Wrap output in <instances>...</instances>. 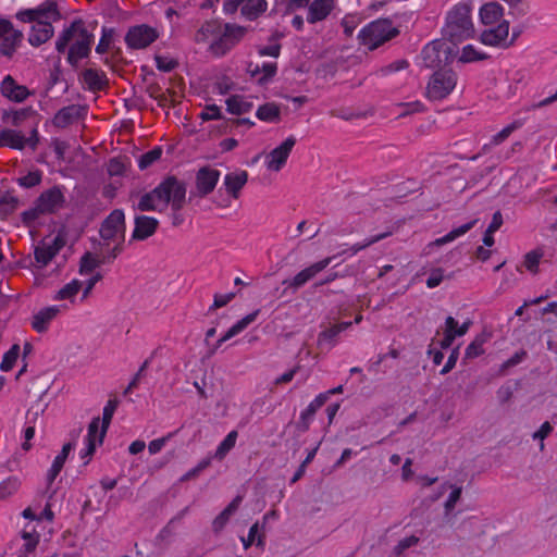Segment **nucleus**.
Returning <instances> with one entry per match:
<instances>
[{
  "instance_id": "nucleus-45",
  "label": "nucleus",
  "mask_w": 557,
  "mask_h": 557,
  "mask_svg": "<svg viewBox=\"0 0 557 557\" xmlns=\"http://www.w3.org/2000/svg\"><path fill=\"white\" fill-rule=\"evenodd\" d=\"M238 433L237 431H231L226 437L218 446L214 458L218 460L224 459L228 451L235 446Z\"/></svg>"
},
{
  "instance_id": "nucleus-55",
  "label": "nucleus",
  "mask_w": 557,
  "mask_h": 557,
  "mask_svg": "<svg viewBox=\"0 0 557 557\" xmlns=\"http://www.w3.org/2000/svg\"><path fill=\"white\" fill-rule=\"evenodd\" d=\"M33 113L32 109L25 108L17 111H12L10 113H5L4 116H8L12 125L18 126L21 123L27 119Z\"/></svg>"
},
{
  "instance_id": "nucleus-17",
  "label": "nucleus",
  "mask_w": 557,
  "mask_h": 557,
  "mask_svg": "<svg viewBox=\"0 0 557 557\" xmlns=\"http://www.w3.org/2000/svg\"><path fill=\"white\" fill-rule=\"evenodd\" d=\"M52 20L41 18L32 27L28 41L32 46L38 47L47 42L53 36Z\"/></svg>"
},
{
  "instance_id": "nucleus-41",
  "label": "nucleus",
  "mask_w": 557,
  "mask_h": 557,
  "mask_svg": "<svg viewBox=\"0 0 557 557\" xmlns=\"http://www.w3.org/2000/svg\"><path fill=\"white\" fill-rule=\"evenodd\" d=\"M336 9L335 0H315V24L325 20Z\"/></svg>"
},
{
  "instance_id": "nucleus-32",
  "label": "nucleus",
  "mask_w": 557,
  "mask_h": 557,
  "mask_svg": "<svg viewBox=\"0 0 557 557\" xmlns=\"http://www.w3.org/2000/svg\"><path fill=\"white\" fill-rule=\"evenodd\" d=\"M456 332H458V321L449 315L445 320L444 337L438 342L442 349L449 348L455 338L459 337Z\"/></svg>"
},
{
  "instance_id": "nucleus-21",
  "label": "nucleus",
  "mask_w": 557,
  "mask_h": 557,
  "mask_svg": "<svg viewBox=\"0 0 557 557\" xmlns=\"http://www.w3.org/2000/svg\"><path fill=\"white\" fill-rule=\"evenodd\" d=\"M99 426H100V418L95 417L88 425V433H87V438H86L87 447H86L84 454L82 455V458H87V460L85 461V465H87L89 462L91 456L94 455V453L96 450V446L100 445L98 442L99 433H100Z\"/></svg>"
},
{
  "instance_id": "nucleus-12",
  "label": "nucleus",
  "mask_w": 557,
  "mask_h": 557,
  "mask_svg": "<svg viewBox=\"0 0 557 557\" xmlns=\"http://www.w3.org/2000/svg\"><path fill=\"white\" fill-rule=\"evenodd\" d=\"M293 136L286 138L278 147L274 148L265 156V165L270 171L278 172L286 163L287 158L295 146Z\"/></svg>"
},
{
  "instance_id": "nucleus-52",
  "label": "nucleus",
  "mask_w": 557,
  "mask_h": 557,
  "mask_svg": "<svg viewBox=\"0 0 557 557\" xmlns=\"http://www.w3.org/2000/svg\"><path fill=\"white\" fill-rule=\"evenodd\" d=\"M113 36H114L113 28L103 27L102 36L99 40V44L96 47V52L100 53V54L106 53L108 51V49L110 48V45L113 40Z\"/></svg>"
},
{
  "instance_id": "nucleus-48",
  "label": "nucleus",
  "mask_w": 557,
  "mask_h": 557,
  "mask_svg": "<svg viewBox=\"0 0 557 557\" xmlns=\"http://www.w3.org/2000/svg\"><path fill=\"white\" fill-rule=\"evenodd\" d=\"M234 46L231 41L223 35H221L216 40H214L210 47V52L215 57H222L226 52H228Z\"/></svg>"
},
{
  "instance_id": "nucleus-54",
  "label": "nucleus",
  "mask_w": 557,
  "mask_h": 557,
  "mask_svg": "<svg viewBox=\"0 0 557 557\" xmlns=\"http://www.w3.org/2000/svg\"><path fill=\"white\" fill-rule=\"evenodd\" d=\"M41 182L40 171L29 172L25 176L18 178V184L23 187L30 188L37 186Z\"/></svg>"
},
{
  "instance_id": "nucleus-56",
  "label": "nucleus",
  "mask_w": 557,
  "mask_h": 557,
  "mask_svg": "<svg viewBox=\"0 0 557 557\" xmlns=\"http://www.w3.org/2000/svg\"><path fill=\"white\" fill-rule=\"evenodd\" d=\"M41 214H45L39 205L35 202V206L22 213V220L26 225L33 224Z\"/></svg>"
},
{
  "instance_id": "nucleus-22",
  "label": "nucleus",
  "mask_w": 557,
  "mask_h": 557,
  "mask_svg": "<svg viewBox=\"0 0 557 557\" xmlns=\"http://www.w3.org/2000/svg\"><path fill=\"white\" fill-rule=\"evenodd\" d=\"M260 310H255L253 312L247 314L239 321H237L218 342L215 345V349L219 348L222 343L231 339L236 336L240 332H243L249 324H251L258 317Z\"/></svg>"
},
{
  "instance_id": "nucleus-28",
  "label": "nucleus",
  "mask_w": 557,
  "mask_h": 557,
  "mask_svg": "<svg viewBox=\"0 0 557 557\" xmlns=\"http://www.w3.org/2000/svg\"><path fill=\"white\" fill-rule=\"evenodd\" d=\"M23 39V33L16 29H13L8 35L2 38L0 45V53L5 57H12L15 52L16 48L20 46Z\"/></svg>"
},
{
  "instance_id": "nucleus-31",
  "label": "nucleus",
  "mask_w": 557,
  "mask_h": 557,
  "mask_svg": "<svg viewBox=\"0 0 557 557\" xmlns=\"http://www.w3.org/2000/svg\"><path fill=\"white\" fill-rule=\"evenodd\" d=\"M476 222H478V220L474 219V220H471L468 223H465V224L460 225L459 227L453 228L450 232H448L443 237H440V238L435 239L433 245H435V246H443L445 244L454 242L458 237L465 235L470 230H472L474 227V225L476 224Z\"/></svg>"
},
{
  "instance_id": "nucleus-3",
  "label": "nucleus",
  "mask_w": 557,
  "mask_h": 557,
  "mask_svg": "<svg viewBox=\"0 0 557 557\" xmlns=\"http://www.w3.org/2000/svg\"><path fill=\"white\" fill-rule=\"evenodd\" d=\"M471 2L460 1L446 15L444 35L451 41L458 42L472 37L474 27L471 21Z\"/></svg>"
},
{
  "instance_id": "nucleus-10",
  "label": "nucleus",
  "mask_w": 557,
  "mask_h": 557,
  "mask_svg": "<svg viewBox=\"0 0 557 557\" xmlns=\"http://www.w3.org/2000/svg\"><path fill=\"white\" fill-rule=\"evenodd\" d=\"M509 22L502 21L495 26L483 30L480 35V41L485 46L507 49L512 46V41L508 40Z\"/></svg>"
},
{
  "instance_id": "nucleus-64",
  "label": "nucleus",
  "mask_w": 557,
  "mask_h": 557,
  "mask_svg": "<svg viewBox=\"0 0 557 557\" xmlns=\"http://www.w3.org/2000/svg\"><path fill=\"white\" fill-rule=\"evenodd\" d=\"M156 65L162 72H171L176 67L177 62L165 57H156Z\"/></svg>"
},
{
  "instance_id": "nucleus-30",
  "label": "nucleus",
  "mask_w": 557,
  "mask_h": 557,
  "mask_svg": "<svg viewBox=\"0 0 557 557\" xmlns=\"http://www.w3.org/2000/svg\"><path fill=\"white\" fill-rule=\"evenodd\" d=\"M117 406H119V400L116 398H113V399H109V401L107 403V405L103 408L101 429H100L99 438H98L99 444L103 443V438L107 434V431L110 426L111 420L113 418V414H114Z\"/></svg>"
},
{
  "instance_id": "nucleus-26",
  "label": "nucleus",
  "mask_w": 557,
  "mask_h": 557,
  "mask_svg": "<svg viewBox=\"0 0 557 557\" xmlns=\"http://www.w3.org/2000/svg\"><path fill=\"white\" fill-rule=\"evenodd\" d=\"M276 71L277 64L275 62L263 63L261 66L259 64H253L252 62H250L247 66V72L252 77H257L259 74H262V76L258 78V82L260 84H263L270 78H272L276 74Z\"/></svg>"
},
{
  "instance_id": "nucleus-2",
  "label": "nucleus",
  "mask_w": 557,
  "mask_h": 557,
  "mask_svg": "<svg viewBox=\"0 0 557 557\" xmlns=\"http://www.w3.org/2000/svg\"><path fill=\"white\" fill-rule=\"evenodd\" d=\"M92 41L94 35L87 30L84 21L78 18L61 33L55 42V49L63 53L72 42L66 59L71 65L76 66L81 59L89 55Z\"/></svg>"
},
{
  "instance_id": "nucleus-19",
  "label": "nucleus",
  "mask_w": 557,
  "mask_h": 557,
  "mask_svg": "<svg viewBox=\"0 0 557 557\" xmlns=\"http://www.w3.org/2000/svg\"><path fill=\"white\" fill-rule=\"evenodd\" d=\"M60 308L51 306L39 310L34 314L32 320L33 329L38 333H44L48 330L49 323L58 315Z\"/></svg>"
},
{
  "instance_id": "nucleus-16",
  "label": "nucleus",
  "mask_w": 557,
  "mask_h": 557,
  "mask_svg": "<svg viewBox=\"0 0 557 557\" xmlns=\"http://www.w3.org/2000/svg\"><path fill=\"white\" fill-rule=\"evenodd\" d=\"M1 94L15 102H22L29 96V90L24 85H18L16 81L7 75L1 83Z\"/></svg>"
},
{
  "instance_id": "nucleus-42",
  "label": "nucleus",
  "mask_w": 557,
  "mask_h": 557,
  "mask_svg": "<svg viewBox=\"0 0 557 557\" xmlns=\"http://www.w3.org/2000/svg\"><path fill=\"white\" fill-rule=\"evenodd\" d=\"M524 124L523 120H515L512 123L505 126L500 132L495 134L492 139L491 144L494 146H498L502 143H504L515 131L521 128Z\"/></svg>"
},
{
  "instance_id": "nucleus-51",
  "label": "nucleus",
  "mask_w": 557,
  "mask_h": 557,
  "mask_svg": "<svg viewBox=\"0 0 557 557\" xmlns=\"http://www.w3.org/2000/svg\"><path fill=\"white\" fill-rule=\"evenodd\" d=\"M161 154H162L161 148H159V147L153 148L152 150L140 156L139 161H138V166L141 170L149 168L153 162H156L157 160L160 159Z\"/></svg>"
},
{
  "instance_id": "nucleus-5",
  "label": "nucleus",
  "mask_w": 557,
  "mask_h": 557,
  "mask_svg": "<svg viewBox=\"0 0 557 557\" xmlns=\"http://www.w3.org/2000/svg\"><path fill=\"white\" fill-rule=\"evenodd\" d=\"M457 74L451 69H440L430 77L425 96L432 101H440L447 98L455 89Z\"/></svg>"
},
{
  "instance_id": "nucleus-14",
  "label": "nucleus",
  "mask_w": 557,
  "mask_h": 557,
  "mask_svg": "<svg viewBox=\"0 0 557 557\" xmlns=\"http://www.w3.org/2000/svg\"><path fill=\"white\" fill-rule=\"evenodd\" d=\"M85 107L79 104H70L60 109L53 116L52 123L58 128H65L69 125L77 122L86 114Z\"/></svg>"
},
{
  "instance_id": "nucleus-60",
  "label": "nucleus",
  "mask_w": 557,
  "mask_h": 557,
  "mask_svg": "<svg viewBox=\"0 0 557 557\" xmlns=\"http://www.w3.org/2000/svg\"><path fill=\"white\" fill-rule=\"evenodd\" d=\"M541 257H542V253H540L537 251L533 250V251L528 252L524 257L525 268L531 272L536 271Z\"/></svg>"
},
{
  "instance_id": "nucleus-46",
  "label": "nucleus",
  "mask_w": 557,
  "mask_h": 557,
  "mask_svg": "<svg viewBox=\"0 0 557 557\" xmlns=\"http://www.w3.org/2000/svg\"><path fill=\"white\" fill-rule=\"evenodd\" d=\"M487 59V54L478 50L473 45H467L462 48L459 61L470 63Z\"/></svg>"
},
{
  "instance_id": "nucleus-58",
  "label": "nucleus",
  "mask_w": 557,
  "mask_h": 557,
  "mask_svg": "<svg viewBox=\"0 0 557 557\" xmlns=\"http://www.w3.org/2000/svg\"><path fill=\"white\" fill-rule=\"evenodd\" d=\"M17 200L12 196H3L0 198V214L8 215L16 208Z\"/></svg>"
},
{
  "instance_id": "nucleus-57",
  "label": "nucleus",
  "mask_w": 557,
  "mask_h": 557,
  "mask_svg": "<svg viewBox=\"0 0 557 557\" xmlns=\"http://www.w3.org/2000/svg\"><path fill=\"white\" fill-rule=\"evenodd\" d=\"M149 363H150L149 359H146L143 362V364L140 366V368L138 369V371L136 372V374L134 375L132 381L128 383L127 387L125 388L124 394L131 393L134 388H136L138 386L139 381L145 375V371L148 368Z\"/></svg>"
},
{
  "instance_id": "nucleus-6",
  "label": "nucleus",
  "mask_w": 557,
  "mask_h": 557,
  "mask_svg": "<svg viewBox=\"0 0 557 557\" xmlns=\"http://www.w3.org/2000/svg\"><path fill=\"white\" fill-rule=\"evenodd\" d=\"M351 324L350 321L322 323V331L318 336L317 347L322 352L330 351L339 342L341 333L350 327Z\"/></svg>"
},
{
  "instance_id": "nucleus-63",
  "label": "nucleus",
  "mask_w": 557,
  "mask_h": 557,
  "mask_svg": "<svg viewBox=\"0 0 557 557\" xmlns=\"http://www.w3.org/2000/svg\"><path fill=\"white\" fill-rule=\"evenodd\" d=\"M200 117L203 121L219 120L222 117L221 110L218 106H207L206 109L200 113Z\"/></svg>"
},
{
  "instance_id": "nucleus-11",
  "label": "nucleus",
  "mask_w": 557,
  "mask_h": 557,
  "mask_svg": "<svg viewBox=\"0 0 557 557\" xmlns=\"http://www.w3.org/2000/svg\"><path fill=\"white\" fill-rule=\"evenodd\" d=\"M17 18L22 22H38L41 18L58 21L60 13L57 2L48 0L36 9H28L17 13Z\"/></svg>"
},
{
  "instance_id": "nucleus-25",
  "label": "nucleus",
  "mask_w": 557,
  "mask_h": 557,
  "mask_svg": "<svg viewBox=\"0 0 557 557\" xmlns=\"http://www.w3.org/2000/svg\"><path fill=\"white\" fill-rule=\"evenodd\" d=\"M243 500L242 496H236L225 508L224 510L215 517L212 522V530L215 533H219L230 520V517L238 509L240 503Z\"/></svg>"
},
{
  "instance_id": "nucleus-34",
  "label": "nucleus",
  "mask_w": 557,
  "mask_h": 557,
  "mask_svg": "<svg viewBox=\"0 0 557 557\" xmlns=\"http://www.w3.org/2000/svg\"><path fill=\"white\" fill-rule=\"evenodd\" d=\"M107 263L106 257H98L91 252H85L81 258L79 273L82 275L90 274L96 268Z\"/></svg>"
},
{
  "instance_id": "nucleus-36",
  "label": "nucleus",
  "mask_w": 557,
  "mask_h": 557,
  "mask_svg": "<svg viewBox=\"0 0 557 557\" xmlns=\"http://www.w3.org/2000/svg\"><path fill=\"white\" fill-rule=\"evenodd\" d=\"M60 246L55 245H41L36 247L34 251L35 260L42 267L47 265L52 258L58 253Z\"/></svg>"
},
{
  "instance_id": "nucleus-49",
  "label": "nucleus",
  "mask_w": 557,
  "mask_h": 557,
  "mask_svg": "<svg viewBox=\"0 0 557 557\" xmlns=\"http://www.w3.org/2000/svg\"><path fill=\"white\" fill-rule=\"evenodd\" d=\"M20 354V345L14 344L3 356L0 369L4 372L10 371L16 362Z\"/></svg>"
},
{
  "instance_id": "nucleus-7",
  "label": "nucleus",
  "mask_w": 557,
  "mask_h": 557,
  "mask_svg": "<svg viewBox=\"0 0 557 557\" xmlns=\"http://www.w3.org/2000/svg\"><path fill=\"white\" fill-rule=\"evenodd\" d=\"M100 236L103 240H113L116 237L124 239L125 235V214L123 210H113L101 223Z\"/></svg>"
},
{
  "instance_id": "nucleus-24",
  "label": "nucleus",
  "mask_w": 557,
  "mask_h": 557,
  "mask_svg": "<svg viewBox=\"0 0 557 557\" xmlns=\"http://www.w3.org/2000/svg\"><path fill=\"white\" fill-rule=\"evenodd\" d=\"M83 79L88 89L92 91L102 90L108 86L106 74L94 69H86L83 72Z\"/></svg>"
},
{
  "instance_id": "nucleus-27",
  "label": "nucleus",
  "mask_w": 557,
  "mask_h": 557,
  "mask_svg": "<svg viewBox=\"0 0 557 557\" xmlns=\"http://www.w3.org/2000/svg\"><path fill=\"white\" fill-rule=\"evenodd\" d=\"M268 9V2L265 0H244L240 9L242 15L249 21L258 18Z\"/></svg>"
},
{
  "instance_id": "nucleus-33",
  "label": "nucleus",
  "mask_w": 557,
  "mask_h": 557,
  "mask_svg": "<svg viewBox=\"0 0 557 557\" xmlns=\"http://www.w3.org/2000/svg\"><path fill=\"white\" fill-rule=\"evenodd\" d=\"M226 107L230 113L240 115L252 109V102L246 100L243 96L235 95L226 100Z\"/></svg>"
},
{
  "instance_id": "nucleus-35",
  "label": "nucleus",
  "mask_w": 557,
  "mask_h": 557,
  "mask_svg": "<svg viewBox=\"0 0 557 557\" xmlns=\"http://www.w3.org/2000/svg\"><path fill=\"white\" fill-rule=\"evenodd\" d=\"M306 10V20L313 24V3L311 0H287L286 13H295L299 10Z\"/></svg>"
},
{
  "instance_id": "nucleus-44",
  "label": "nucleus",
  "mask_w": 557,
  "mask_h": 557,
  "mask_svg": "<svg viewBox=\"0 0 557 557\" xmlns=\"http://www.w3.org/2000/svg\"><path fill=\"white\" fill-rule=\"evenodd\" d=\"M311 278H313V265H309L297 273L294 277L285 280L284 284H288V287L297 289L304 286Z\"/></svg>"
},
{
  "instance_id": "nucleus-39",
  "label": "nucleus",
  "mask_w": 557,
  "mask_h": 557,
  "mask_svg": "<svg viewBox=\"0 0 557 557\" xmlns=\"http://www.w3.org/2000/svg\"><path fill=\"white\" fill-rule=\"evenodd\" d=\"M280 108L275 103L268 102L262 104L257 110V117L265 122H275L280 119Z\"/></svg>"
},
{
  "instance_id": "nucleus-37",
  "label": "nucleus",
  "mask_w": 557,
  "mask_h": 557,
  "mask_svg": "<svg viewBox=\"0 0 557 557\" xmlns=\"http://www.w3.org/2000/svg\"><path fill=\"white\" fill-rule=\"evenodd\" d=\"M490 335L480 334L467 346L465 358L473 359L484 354V344L488 341Z\"/></svg>"
},
{
  "instance_id": "nucleus-15",
  "label": "nucleus",
  "mask_w": 557,
  "mask_h": 557,
  "mask_svg": "<svg viewBox=\"0 0 557 557\" xmlns=\"http://www.w3.org/2000/svg\"><path fill=\"white\" fill-rule=\"evenodd\" d=\"M36 202L39 205V208L42 209L44 213H53L63 206L64 196L61 189L55 186L44 191Z\"/></svg>"
},
{
  "instance_id": "nucleus-40",
  "label": "nucleus",
  "mask_w": 557,
  "mask_h": 557,
  "mask_svg": "<svg viewBox=\"0 0 557 557\" xmlns=\"http://www.w3.org/2000/svg\"><path fill=\"white\" fill-rule=\"evenodd\" d=\"M391 234H392L391 232H385V233H381V234L371 236V237L364 239L362 243H357V244L352 245L351 247H349L347 250H344L339 255L348 253L349 256H355L359 251H361V250L366 249L367 247H369V246H371V245H373V244H375V243L386 238Z\"/></svg>"
},
{
  "instance_id": "nucleus-59",
  "label": "nucleus",
  "mask_w": 557,
  "mask_h": 557,
  "mask_svg": "<svg viewBox=\"0 0 557 557\" xmlns=\"http://www.w3.org/2000/svg\"><path fill=\"white\" fill-rule=\"evenodd\" d=\"M553 432V426L552 424L546 421L544 422L540 429L533 433L532 437L533 440H540L541 441V444H540V449L543 450L544 449V440Z\"/></svg>"
},
{
  "instance_id": "nucleus-61",
  "label": "nucleus",
  "mask_w": 557,
  "mask_h": 557,
  "mask_svg": "<svg viewBox=\"0 0 557 557\" xmlns=\"http://www.w3.org/2000/svg\"><path fill=\"white\" fill-rule=\"evenodd\" d=\"M22 537L25 541L24 550L25 553H32L38 545L39 536L30 532H23Z\"/></svg>"
},
{
  "instance_id": "nucleus-53",
  "label": "nucleus",
  "mask_w": 557,
  "mask_h": 557,
  "mask_svg": "<svg viewBox=\"0 0 557 557\" xmlns=\"http://www.w3.org/2000/svg\"><path fill=\"white\" fill-rule=\"evenodd\" d=\"M359 22H360L359 17L356 15H352V14H347L342 18L341 25L344 29V34L346 35V37L352 36Z\"/></svg>"
},
{
  "instance_id": "nucleus-50",
  "label": "nucleus",
  "mask_w": 557,
  "mask_h": 557,
  "mask_svg": "<svg viewBox=\"0 0 557 557\" xmlns=\"http://www.w3.org/2000/svg\"><path fill=\"white\" fill-rule=\"evenodd\" d=\"M528 352L524 349H520L513 354L509 359L500 364L499 374L504 375L508 369L513 368L525 360Z\"/></svg>"
},
{
  "instance_id": "nucleus-62",
  "label": "nucleus",
  "mask_w": 557,
  "mask_h": 557,
  "mask_svg": "<svg viewBox=\"0 0 557 557\" xmlns=\"http://www.w3.org/2000/svg\"><path fill=\"white\" fill-rule=\"evenodd\" d=\"M443 278H444V271L443 269L441 268H436L434 270L431 271L428 280H426V286L429 288H435L436 286H438L442 282H443Z\"/></svg>"
},
{
  "instance_id": "nucleus-13",
  "label": "nucleus",
  "mask_w": 557,
  "mask_h": 557,
  "mask_svg": "<svg viewBox=\"0 0 557 557\" xmlns=\"http://www.w3.org/2000/svg\"><path fill=\"white\" fill-rule=\"evenodd\" d=\"M134 231L129 243L145 240L151 237L158 230L159 221L156 218L147 215H136L134 219Z\"/></svg>"
},
{
  "instance_id": "nucleus-43",
  "label": "nucleus",
  "mask_w": 557,
  "mask_h": 557,
  "mask_svg": "<svg viewBox=\"0 0 557 557\" xmlns=\"http://www.w3.org/2000/svg\"><path fill=\"white\" fill-rule=\"evenodd\" d=\"M82 288V282L78 280H73L66 285H64L58 293L54 295V300H65L70 299L73 300V298L77 295L79 289Z\"/></svg>"
},
{
  "instance_id": "nucleus-38",
  "label": "nucleus",
  "mask_w": 557,
  "mask_h": 557,
  "mask_svg": "<svg viewBox=\"0 0 557 557\" xmlns=\"http://www.w3.org/2000/svg\"><path fill=\"white\" fill-rule=\"evenodd\" d=\"M440 46L441 45L438 42L433 41V42L428 44L423 48L421 54H422V59L424 61L425 66L432 67L435 64L441 63L442 60H441L440 54H438L440 53V50H438Z\"/></svg>"
},
{
  "instance_id": "nucleus-18",
  "label": "nucleus",
  "mask_w": 557,
  "mask_h": 557,
  "mask_svg": "<svg viewBox=\"0 0 557 557\" xmlns=\"http://www.w3.org/2000/svg\"><path fill=\"white\" fill-rule=\"evenodd\" d=\"M503 15L504 8L498 2H487L479 11L480 21L486 26L497 25Z\"/></svg>"
},
{
  "instance_id": "nucleus-29",
  "label": "nucleus",
  "mask_w": 557,
  "mask_h": 557,
  "mask_svg": "<svg viewBox=\"0 0 557 557\" xmlns=\"http://www.w3.org/2000/svg\"><path fill=\"white\" fill-rule=\"evenodd\" d=\"M73 446L74 445L72 443L64 444L61 453L54 458L52 466L47 475L49 483H52L55 480V478L58 476V474L60 473V471L62 470L69 454L73 449Z\"/></svg>"
},
{
  "instance_id": "nucleus-9",
  "label": "nucleus",
  "mask_w": 557,
  "mask_h": 557,
  "mask_svg": "<svg viewBox=\"0 0 557 557\" xmlns=\"http://www.w3.org/2000/svg\"><path fill=\"white\" fill-rule=\"evenodd\" d=\"M219 178L220 172L216 169L210 166L200 168L196 173V191L190 193L189 200H191L194 196L203 198L212 193L219 182Z\"/></svg>"
},
{
  "instance_id": "nucleus-1",
  "label": "nucleus",
  "mask_w": 557,
  "mask_h": 557,
  "mask_svg": "<svg viewBox=\"0 0 557 557\" xmlns=\"http://www.w3.org/2000/svg\"><path fill=\"white\" fill-rule=\"evenodd\" d=\"M186 202V185L175 176L165 177L151 191L144 194L137 209L140 211L162 212L171 206L172 211H180Z\"/></svg>"
},
{
  "instance_id": "nucleus-20",
  "label": "nucleus",
  "mask_w": 557,
  "mask_h": 557,
  "mask_svg": "<svg viewBox=\"0 0 557 557\" xmlns=\"http://www.w3.org/2000/svg\"><path fill=\"white\" fill-rule=\"evenodd\" d=\"M248 174L246 171L232 172L225 175L224 185L234 199L239 197L240 189L246 185Z\"/></svg>"
},
{
  "instance_id": "nucleus-47",
  "label": "nucleus",
  "mask_w": 557,
  "mask_h": 557,
  "mask_svg": "<svg viewBox=\"0 0 557 557\" xmlns=\"http://www.w3.org/2000/svg\"><path fill=\"white\" fill-rule=\"evenodd\" d=\"M247 29L235 24H225L223 36L235 46L246 34Z\"/></svg>"
},
{
  "instance_id": "nucleus-4",
  "label": "nucleus",
  "mask_w": 557,
  "mask_h": 557,
  "mask_svg": "<svg viewBox=\"0 0 557 557\" xmlns=\"http://www.w3.org/2000/svg\"><path fill=\"white\" fill-rule=\"evenodd\" d=\"M398 34L399 30L393 26L392 21L379 18L366 25L359 32L358 39L360 44L366 46L369 50H374Z\"/></svg>"
},
{
  "instance_id": "nucleus-23",
  "label": "nucleus",
  "mask_w": 557,
  "mask_h": 557,
  "mask_svg": "<svg viewBox=\"0 0 557 557\" xmlns=\"http://www.w3.org/2000/svg\"><path fill=\"white\" fill-rule=\"evenodd\" d=\"M25 145L26 138L21 132L10 128L0 132V146L22 150Z\"/></svg>"
},
{
  "instance_id": "nucleus-8",
  "label": "nucleus",
  "mask_w": 557,
  "mask_h": 557,
  "mask_svg": "<svg viewBox=\"0 0 557 557\" xmlns=\"http://www.w3.org/2000/svg\"><path fill=\"white\" fill-rule=\"evenodd\" d=\"M159 37L156 28L141 24L133 26L128 29L125 41L132 49H145Z\"/></svg>"
}]
</instances>
